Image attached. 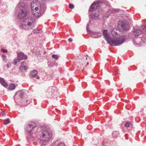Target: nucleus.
<instances>
[{"label":"nucleus","mask_w":146,"mask_h":146,"mask_svg":"<svg viewBox=\"0 0 146 146\" xmlns=\"http://www.w3.org/2000/svg\"><path fill=\"white\" fill-rule=\"evenodd\" d=\"M45 8V5L41 6L39 1L37 0H33L31 3V8L32 13L36 17H40L43 10Z\"/></svg>","instance_id":"obj_1"},{"label":"nucleus","mask_w":146,"mask_h":146,"mask_svg":"<svg viewBox=\"0 0 146 146\" xmlns=\"http://www.w3.org/2000/svg\"><path fill=\"white\" fill-rule=\"evenodd\" d=\"M35 22L34 18L29 17L22 21V27L26 31L31 30L34 27Z\"/></svg>","instance_id":"obj_2"},{"label":"nucleus","mask_w":146,"mask_h":146,"mask_svg":"<svg viewBox=\"0 0 146 146\" xmlns=\"http://www.w3.org/2000/svg\"><path fill=\"white\" fill-rule=\"evenodd\" d=\"M52 136V134L48 131L41 129L38 133V138L40 141L48 142Z\"/></svg>","instance_id":"obj_3"},{"label":"nucleus","mask_w":146,"mask_h":146,"mask_svg":"<svg viewBox=\"0 0 146 146\" xmlns=\"http://www.w3.org/2000/svg\"><path fill=\"white\" fill-rule=\"evenodd\" d=\"M126 38L125 36H121L118 38H110L107 42L108 44L112 46H117L120 45L124 41Z\"/></svg>","instance_id":"obj_4"},{"label":"nucleus","mask_w":146,"mask_h":146,"mask_svg":"<svg viewBox=\"0 0 146 146\" xmlns=\"http://www.w3.org/2000/svg\"><path fill=\"white\" fill-rule=\"evenodd\" d=\"M100 9V7L99 4V2H94L91 5L89 10V12H92L95 10L98 11V13H92L91 15L92 17H96L98 18L99 17L100 13L99 11Z\"/></svg>","instance_id":"obj_5"},{"label":"nucleus","mask_w":146,"mask_h":146,"mask_svg":"<svg viewBox=\"0 0 146 146\" xmlns=\"http://www.w3.org/2000/svg\"><path fill=\"white\" fill-rule=\"evenodd\" d=\"M36 123L33 121L30 122L26 129V130L27 133H35L37 131L38 128L36 126Z\"/></svg>","instance_id":"obj_6"},{"label":"nucleus","mask_w":146,"mask_h":146,"mask_svg":"<svg viewBox=\"0 0 146 146\" xmlns=\"http://www.w3.org/2000/svg\"><path fill=\"white\" fill-rule=\"evenodd\" d=\"M117 27L123 31H126L129 28V25L126 20L119 21L118 23Z\"/></svg>","instance_id":"obj_7"},{"label":"nucleus","mask_w":146,"mask_h":146,"mask_svg":"<svg viewBox=\"0 0 146 146\" xmlns=\"http://www.w3.org/2000/svg\"><path fill=\"white\" fill-rule=\"evenodd\" d=\"M25 92L22 90H20L18 91L15 94L14 98L15 101L16 103H17L16 100L18 99V97L20 98H22L25 94Z\"/></svg>","instance_id":"obj_8"},{"label":"nucleus","mask_w":146,"mask_h":146,"mask_svg":"<svg viewBox=\"0 0 146 146\" xmlns=\"http://www.w3.org/2000/svg\"><path fill=\"white\" fill-rule=\"evenodd\" d=\"M27 14V10H20L18 14V17L19 19H23L26 16Z\"/></svg>","instance_id":"obj_9"},{"label":"nucleus","mask_w":146,"mask_h":146,"mask_svg":"<svg viewBox=\"0 0 146 146\" xmlns=\"http://www.w3.org/2000/svg\"><path fill=\"white\" fill-rule=\"evenodd\" d=\"M17 58L20 60H22L27 59V55L24 54L23 52H21L17 53Z\"/></svg>","instance_id":"obj_10"},{"label":"nucleus","mask_w":146,"mask_h":146,"mask_svg":"<svg viewBox=\"0 0 146 146\" xmlns=\"http://www.w3.org/2000/svg\"><path fill=\"white\" fill-rule=\"evenodd\" d=\"M142 33V31L138 27H135L134 28V35L137 36L140 35Z\"/></svg>","instance_id":"obj_11"},{"label":"nucleus","mask_w":146,"mask_h":146,"mask_svg":"<svg viewBox=\"0 0 146 146\" xmlns=\"http://www.w3.org/2000/svg\"><path fill=\"white\" fill-rule=\"evenodd\" d=\"M27 69V64L25 61L21 63V66L20 68V71H22L25 70Z\"/></svg>","instance_id":"obj_12"},{"label":"nucleus","mask_w":146,"mask_h":146,"mask_svg":"<svg viewBox=\"0 0 146 146\" xmlns=\"http://www.w3.org/2000/svg\"><path fill=\"white\" fill-rule=\"evenodd\" d=\"M103 35L104 38L106 39L107 41L110 38L109 35L107 33V31L106 30H104L103 32Z\"/></svg>","instance_id":"obj_13"},{"label":"nucleus","mask_w":146,"mask_h":146,"mask_svg":"<svg viewBox=\"0 0 146 146\" xmlns=\"http://www.w3.org/2000/svg\"><path fill=\"white\" fill-rule=\"evenodd\" d=\"M0 83L5 88H7L8 86L7 83L6 82L3 78H0Z\"/></svg>","instance_id":"obj_14"},{"label":"nucleus","mask_w":146,"mask_h":146,"mask_svg":"<svg viewBox=\"0 0 146 146\" xmlns=\"http://www.w3.org/2000/svg\"><path fill=\"white\" fill-rule=\"evenodd\" d=\"M37 74V72L36 70H33L31 72L29 75L30 78H33L35 77Z\"/></svg>","instance_id":"obj_15"},{"label":"nucleus","mask_w":146,"mask_h":146,"mask_svg":"<svg viewBox=\"0 0 146 146\" xmlns=\"http://www.w3.org/2000/svg\"><path fill=\"white\" fill-rule=\"evenodd\" d=\"M19 7L20 10H26L24 4L23 2L20 3L19 4Z\"/></svg>","instance_id":"obj_16"},{"label":"nucleus","mask_w":146,"mask_h":146,"mask_svg":"<svg viewBox=\"0 0 146 146\" xmlns=\"http://www.w3.org/2000/svg\"><path fill=\"white\" fill-rule=\"evenodd\" d=\"M16 87L15 85L14 84H11L9 85L8 89L10 90H13L15 89Z\"/></svg>","instance_id":"obj_17"},{"label":"nucleus","mask_w":146,"mask_h":146,"mask_svg":"<svg viewBox=\"0 0 146 146\" xmlns=\"http://www.w3.org/2000/svg\"><path fill=\"white\" fill-rule=\"evenodd\" d=\"M98 32H92L91 33V36L92 37L95 38H98L100 37L98 35Z\"/></svg>","instance_id":"obj_18"},{"label":"nucleus","mask_w":146,"mask_h":146,"mask_svg":"<svg viewBox=\"0 0 146 146\" xmlns=\"http://www.w3.org/2000/svg\"><path fill=\"white\" fill-rule=\"evenodd\" d=\"M119 133L117 131H114L112 133V136L113 138H117L118 136Z\"/></svg>","instance_id":"obj_19"},{"label":"nucleus","mask_w":146,"mask_h":146,"mask_svg":"<svg viewBox=\"0 0 146 146\" xmlns=\"http://www.w3.org/2000/svg\"><path fill=\"white\" fill-rule=\"evenodd\" d=\"M118 11L117 9H114L113 8H111L109 11V12L110 13H114Z\"/></svg>","instance_id":"obj_20"},{"label":"nucleus","mask_w":146,"mask_h":146,"mask_svg":"<svg viewBox=\"0 0 146 146\" xmlns=\"http://www.w3.org/2000/svg\"><path fill=\"white\" fill-rule=\"evenodd\" d=\"M41 31L40 30H39L38 29H34L33 31V33H37L38 34L40 33Z\"/></svg>","instance_id":"obj_21"},{"label":"nucleus","mask_w":146,"mask_h":146,"mask_svg":"<svg viewBox=\"0 0 146 146\" xmlns=\"http://www.w3.org/2000/svg\"><path fill=\"white\" fill-rule=\"evenodd\" d=\"M19 60H20L19 58L15 59L14 60L13 64L14 65H16L17 64L18 62H19Z\"/></svg>","instance_id":"obj_22"},{"label":"nucleus","mask_w":146,"mask_h":146,"mask_svg":"<svg viewBox=\"0 0 146 146\" xmlns=\"http://www.w3.org/2000/svg\"><path fill=\"white\" fill-rule=\"evenodd\" d=\"M54 144H52L51 146H52ZM56 146H66L64 143H58Z\"/></svg>","instance_id":"obj_23"},{"label":"nucleus","mask_w":146,"mask_h":146,"mask_svg":"<svg viewBox=\"0 0 146 146\" xmlns=\"http://www.w3.org/2000/svg\"><path fill=\"white\" fill-rule=\"evenodd\" d=\"M55 87L53 86V87H52V88H49L48 90V92H49L50 93V92L49 91H50L51 92V94H52L53 92V91H52V90H53L54 91V88H55Z\"/></svg>","instance_id":"obj_24"},{"label":"nucleus","mask_w":146,"mask_h":146,"mask_svg":"<svg viewBox=\"0 0 146 146\" xmlns=\"http://www.w3.org/2000/svg\"><path fill=\"white\" fill-rule=\"evenodd\" d=\"M10 121L9 118H8L5 120V121L4 124L6 125L9 123Z\"/></svg>","instance_id":"obj_25"},{"label":"nucleus","mask_w":146,"mask_h":146,"mask_svg":"<svg viewBox=\"0 0 146 146\" xmlns=\"http://www.w3.org/2000/svg\"><path fill=\"white\" fill-rule=\"evenodd\" d=\"M3 60V61H6L7 60V56L5 55H3L2 56Z\"/></svg>","instance_id":"obj_26"},{"label":"nucleus","mask_w":146,"mask_h":146,"mask_svg":"<svg viewBox=\"0 0 146 146\" xmlns=\"http://www.w3.org/2000/svg\"><path fill=\"white\" fill-rule=\"evenodd\" d=\"M52 57L55 59H57L58 58V56L57 55L55 54L52 55Z\"/></svg>","instance_id":"obj_27"},{"label":"nucleus","mask_w":146,"mask_h":146,"mask_svg":"<svg viewBox=\"0 0 146 146\" xmlns=\"http://www.w3.org/2000/svg\"><path fill=\"white\" fill-rule=\"evenodd\" d=\"M142 28L143 29V30L146 32V25H143L142 26Z\"/></svg>","instance_id":"obj_28"},{"label":"nucleus","mask_w":146,"mask_h":146,"mask_svg":"<svg viewBox=\"0 0 146 146\" xmlns=\"http://www.w3.org/2000/svg\"><path fill=\"white\" fill-rule=\"evenodd\" d=\"M69 7L71 9H72L74 8V5L71 4H70L69 5Z\"/></svg>","instance_id":"obj_29"},{"label":"nucleus","mask_w":146,"mask_h":146,"mask_svg":"<svg viewBox=\"0 0 146 146\" xmlns=\"http://www.w3.org/2000/svg\"><path fill=\"white\" fill-rule=\"evenodd\" d=\"M129 126H130V124L129 122H127L126 123H125V127H128Z\"/></svg>","instance_id":"obj_30"},{"label":"nucleus","mask_w":146,"mask_h":146,"mask_svg":"<svg viewBox=\"0 0 146 146\" xmlns=\"http://www.w3.org/2000/svg\"><path fill=\"white\" fill-rule=\"evenodd\" d=\"M102 145L103 146H108V142L106 143H103Z\"/></svg>","instance_id":"obj_31"},{"label":"nucleus","mask_w":146,"mask_h":146,"mask_svg":"<svg viewBox=\"0 0 146 146\" xmlns=\"http://www.w3.org/2000/svg\"><path fill=\"white\" fill-rule=\"evenodd\" d=\"M1 51L3 52H7V50H5L4 49H2L1 50Z\"/></svg>","instance_id":"obj_32"},{"label":"nucleus","mask_w":146,"mask_h":146,"mask_svg":"<svg viewBox=\"0 0 146 146\" xmlns=\"http://www.w3.org/2000/svg\"><path fill=\"white\" fill-rule=\"evenodd\" d=\"M146 39V34H144V35L142 37V39Z\"/></svg>","instance_id":"obj_33"},{"label":"nucleus","mask_w":146,"mask_h":146,"mask_svg":"<svg viewBox=\"0 0 146 146\" xmlns=\"http://www.w3.org/2000/svg\"><path fill=\"white\" fill-rule=\"evenodd\" d=\"M7 67H9L11 66V64L10 63H8L7 64Z\"/></svg>","instance_id":"obj_34"},{"label":"nucleus","mask_w":146,"mask_h":146,"mask_svg":"<svg viewBox=\"0 0 146 146\" xmlns=\"http://www.w3.org/2000/svg\"><path fill=\"white\" fill-rule=\"evenodd\" d=\"M68 40L69 42H71L72 41V39L71 38H69Z\"/></svg>","instance_id":"obj_35"},{"label":"nucleus","mask_w":146,"mask_h":146,"mask_svg":"<svg viewBox=\"0 0 146 146\" xmlns=\"http://www.w3.org/2000/svg\"><path fill=\"white\" fill-rule=\"evenodd\" d=\"M26 102H27V104H29V103H30V102H31V101H30V100H29V101H27V100L26 101Z\"/></svg>","instance_id":"obj_36"},{"label":"nucleus","mask_w":146,"mask_h":146,"mask_svg":"<svg viewBox=\"0 0 146 146\" xmlns=\"http://www.w3.org/2000/svg\"><path fill=\"white\" fill-rule=\"evenodd\" d=\"M2 114L3 116L5 115V113L4 112H2Z\"/></svg>","instance_id":"obj_37"},{"label":"nucleus","mask_w":146,"mask_h":146,"mask_svg":"<svg viewBox=\"0 0 146 146\" xmlns=\"http://www.w3.org/2000/svg\"><path fill=\"white\" fill-rule=\"evenodd\" d=\"M88 25H87L86 27V30L87 31H88Z\"/></svg>","instance_id":"obj_38"},{"label":"nucleus","mask_w":146,"mask_h":146,"mask_svg":"<svg viewBox=\"0 0 146 146\" xmlns=\"http://www.w3.org/2000/svg\"><path fill=\"white\" fill-rule=\"evenodd\" d=\"M36 54H39V52H36Z\"/></svg>","instance_id":"obj_39"},{"label":"nucleus","mask_w":146,"mask_h":146,"mask_svg":"<svg viewBox=\"0 0 146 146\" xmlns=\"http://www.w3.org/2000/svg\"><path fill=\"white\" fill-rule=\"evenodd\" d=\"M40 78L38 76L37 77V79H39Z\"/></svg>","instance_id":"obj_40"}]
</instances>
